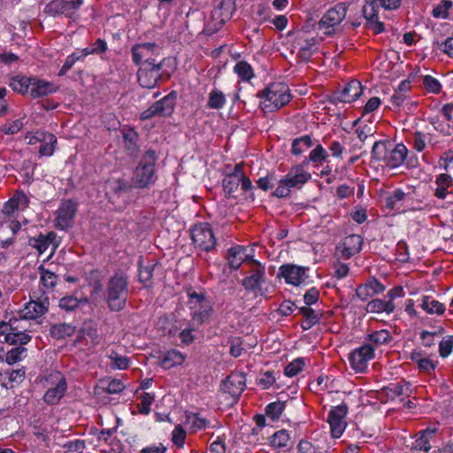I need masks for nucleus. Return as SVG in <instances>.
Here are the masks:
<instances>
[{"label":"nucleus","mask_w":453,"mask_h":453,"mask_svg":"<svg viewBox=\"0 0 453 453\" xmlns=\"http://www.w3.org/2000/svg\"><path fill=\"white\" fill-rule=\"evenodd\" d=\"M157 49L155 42L135 43L131 48L132 60L135 65L142 64L144 58H148L150 53H153Z\"/></svg>","instance_id":"nucleus-25"},{"label":"nucleus","mask_w":453,"mask_h":453,"mask_svg":"<svg viewBox=\"0 0 453 453\" xmlns=\"http://www.w3.org/2000/svg\"><path fill=\"white\" fill-rule=\"evenodd\" d=\"M190 236L193 243L201 250L210 252L217 245L212 228L207 222L194 225L190 229Z\"/></svg>","instance_id":"nucleus-8"},{"label":"nucleus","mask_w":453,"mask_h":453,"mask_svg":"<svg viewBox=\"0 0 453 453\" xmlns=\"http://www.w3.org/2000/svg\"><path fill=\"white\" fill-rule=\"evenodd\" d=\"M158 156L154 150H146L135 167L132 177V185L136 188H150L157 180L156 162Z\"/></svg>","instance_id":"nucleus-1"},{"label":"nucleus","mask_w":453,"mask_h":453,"mask_svg":"<svg viewBox=\"0 0 453 453\" xmlns=\"http://www.w3.org/2000/svg\"><path fill=\"white\" fill-rule=\"evenodd\" d=\"M452 7V2L449 0H441L434 9L432 14L436 19H447L449 10Z\"/></svg>","instance_id":"nucleus-54"},{"label":"nucleus","mask_w":453,"mask_h":453,"mask_svg":"<svg viewBox=\"0 0 453 453\" xmlns=\"http://www.w3.org/2000/svg\"><path fill=\"white\" fill-rule=\"evenodd\" d=\"M66 391V382L65 378H61L57 385L48 388L43 395V400L48 404H57L64 396Z\"/></svg>","instance_id":"nucleus-28"},{"label":"nucleus","mask_w":453,"mask_h":453,"mask_svg":"<svg viewBox=\"0 0 453 453\" xmlns=\"http://www.w3.org/2000/svg\"><path fill=\"white\" fill-rule=\"evenodd\" d=\"M31 340V336L27 334L19 332V333H9L5 336V342L9 344L16 345L18 343L21 345H25L29 342Z\"/></svg>","instance_id":"nucleus-56"},{"label":"nucleus","mask_w":453,"mask_h":453,"mask_svg":"<svg viewBox=\"0 0 453 453\" xmlns=\"http://www.w3.org/2000/svg\"><path fill=\"white\" fill-rule=\"evenodd\" d=\"M49 298L44 297L38 301L31 300L25 304L24 309L21 311V318L24 319H35L42 317L48 311Z\"/></svg>","instance_id":"nucleus-18"},{"label":"nucleus","mask_w":453,"mask_h":453,"mask_svg":"<svg viewBox=\"0 0 453 453\" xmlns=\"http://www.w3.org/2000/svg\"><path fill=\"white\" fill-rule=\"evenodd\" d=\"M246 388V374L242 372H232L221 383V389L238 400Z\"/></svg>","instance_id":"nucleus-15"},{"label":"nucleus","mask_w":453,"mask_h":453,"mask_svg":"<svg viewBox=\"0 0 453 453\" xmlns=\"http://www.w3.org/2000/svg\"><path fill=\"white\" fill-rule=\"evenodd\" d=\"M26 349L24 347H17L9 350L6 354L5 361L9 365L15 364L21 360L22 355L26 352Z\"/></svg>","instance_id":"nucleus-63"},{"label":"nucleus","mask_w":453,"mask_h":453,"mask_svg":"<svg viewBox=\"0 0 453 453\" xmlns=\"http://www.w3.org/2000/svg\"><path fill=\"white\" fill-rule=\"evenodd\" d=\"M423 86L426 89L427 92L433 94H439L441 89V85L440 81L432 77L431 75H426L423 78Z\"/></svg>","instance_id":"nucleus-59"},{"label":"nucleus","mask_w":453,"mask_h":453,"mask_svg":"<svg viewBox=\"0 0 453 453\" xmlns=\"http://www.w3.org/2000/svg\"><path fill=\"white\" fill-rule=\"evenodd\" d=\"M81 303H87V299H80L73 296H65L59 299L58 306L65 311H73L77 309Z\"/></svg>","instance_id":"nucleus-51"},{"label":"nucleus","mask_w":453,"mask_h":453,"mask_svg":"<svg viewBox=\"0 0 453 453\" xmlns=\"http://www.w3.org/2000/svg\"><path fill=\"white\" fill-rule=\"evenodd\" d=\"M363 88L361 83L353 80L349 82L342 90L338 91L335 95L336 99L343 103H351L357 100L362 94Z\"/></svg>","instance_id":"nucleus-22"},{"label":"nucleus","mask_w":453,"mask_h":453,"mask_svg":"<svg viewBox=\"0 0 453 453\" xmlns=\"http://www.w3.org/2000/svg\"><path fill=\"white\" fill-rule=\"evenodd\" d=\"M405 196L402 189H395L385 197V206L389 210H400Z\"/></svg>","instance_id":"nucleus-42"},{"label":"nucleus","mask_w":453,"mask_h":453,"mask_svg":"<svg viewBox=\"0 0 453 453\" xmlns=\"http://www.w3.org/2000/svg\"><path fill=\"white\" fill-rule=\"evenodd\" d=\"M157 267V263H148L146 265H143L142 258L139 259V281L144 288H150L153 287V273Z\"/></svg>","instance_id":"nucleus-29"},{"label":"nucleus","mask_w":453,"mask_h":453,"mask_svg":"<svg viewBox=\"0 0 453 453\" xmlns=\"http://www.w3.org/2000/svg\"><path fill=\"white\" fill-rule=\"evenodd\" d=\"M128 296V279L123 273L112 275L106 288V301L112 311H122L127 304Z\"/></svg>","instance_id":"nucleus-3"},{"label":"nucleus","mask_w":453,"mask_h":453,"mask_svg":"<svg viewBox=\"0 0 453 453\" xmlns=\"http://www.w3.org/2000/svg\"><path fill=\"white\" fill-rule=\"evenodd\" d=\"M31 82L32 77L14 76L11 78L9 86L13 89V91L25 95L30 91L29 88H31Z\"/></svg>","instance_id":"nucleus-37"},{"label":"nucleus","mask_w":453,"mask_h":453,"mask_svg":"<svg viewBox=\"0 0 453 453\" xmlns=\"http://www.w3.org/2000/svg\"><path fill=\"white\" fill-rule=\"evenodd\" d=\"M212 312V303L208 301L201 305H198V310L192 313V319L199 325H202L209 320Z\"/></svg>","instance_id":"nucleus-40"},{"label":"nucleus","mask_w":453,"mask_h":453,"mask_svg":"<svg viewBox=\"0 0 453 453\" xmlns=\"http://www.w3.org/2000/svg\"><path fill=\"white\" fill-rule=\"evenodd\" d=\"M64 453H83L85 449V441L76 439L69 441L63 445Z\"/></svg>","instance_id":"nucleus-58"},{"label":"nucleus","mask_w":453,"mask_h":453,"mask_svg":"<svg viewBox=\"0 0 453 453\" xmlns=\"http://www.w3.org/2000/svg\"><path fill=\"white\" fill-rule=\"evenodd\" d=\"M57 234L54 232H49L47 234H40L37 237H32L28 241V244L38 250L40 254L45 252L50 245L53 246L51 255L54 253L57 243L55 242Z\"/></svg>","instance_id":"nucleus-23"},{"label":"nucleus","mask_w":453,"mask_h":453,"mask_svg":"<svg viewBox=\"0 0 453 453\" xmlns=\"http://www.w3.org/2000/svg\"><path fill=\"white\" fill-rule=\"evenodd\" d=\"M395 310V304L394 302L383 300V299H373L370 301L366 305V311L372 313H382L388 314L393 313Z\"/></svg>","instance_id":"nucleus-32"},{"label":"nucleus","mask_w":453,"mask_h":453,"mask_svg":"<svg viewBox=\"0 0 453 453\" xmlns=\"http://www.w3.org/2000/svg\"><path fill=\"white\" fill-rule=\"evenodd\" d=\"M123 146L127 156L136 157L139 153V134L134 127H124L121 129Z\"/></svg>","instance_id":"nucleus-20"},{"label":"nucleus","mask_w":453,"mask_h":453,"mask_svg":"<svg viewBox=\"0 0 453 453\" xmlns=\"http://www.w3.org/2000/svg\"><path fill=\"white\" fill-rule=\"evenodd\" d=\"M111 359V367L113 369L126 370L129 367V358L115 351H111L109 356Z\"/></svg>","instance_id":"nucleus-53"},{"label":"nucleus","mask_w":453,"mask_h":453,"mask_svg":"<svg viewBox=\"0 0 453 453\" xmlns=\"http://www.w3.org/2000/svg\"><path fill=\"white\" fill-rule=\"evenodd\" d=\"M186 435L184 428L178 425L172 432V441L178 448H182L185 443Z\"/></svg>","instance_id":"nucleus-61"},{"label":"nucleus","mask_w":453,"mask_h":453,"mask_svg":"<svg viewBox=\"0 0 453 453\" xmlns=\"http://www.w3.org/2000/svg\"><path fill=\"white\" fill-rule=\"evenodd\" d=\"M226 104L224 93L218 88H213L208 97L207 107L209 109L219 110Z\"/></svg>","instance_id":"nucleus-47"},{"label":"nucleus","mask_w":453,"mask_h":453,"mask_svg":"<svg viewBox=\"0 0 453 453\" xmlns=\"http://www.w3.org/2000/svg\"><path fill=\"white\" fill-rule=\"evenodd\" d=\"M234 11V3L232 0H222L213 11L212 16L220 19L221 23L230 19Z\"/></svg>","instance_id":"nucleus-34"},{"label":"nucleus","mask_w":453,"mask_h":453,"mask_svg":"<svg viewBox=\"0 0 453 453\" xmlns=\"http://www.w3.org/2000/svg\"><path fill=\"white\" fill-rule=\"evenodd\" d=\"M408 155V149L403 143H397L393 149L389 148L385 164L390 168L400 166Z\"/></svg>","instance_id":"nucleus-24"},{"label":"nucleus","mask_w":453,"mask_h":453,"mask_svg":"<svg viewBox=\"0 0 453 453\" xmlns=\"http://www.w3.org/2000/svg\"><path fill=\"white\" fill-rule=\"evenodd\" d=\"M437 188L434 190V196L438 199H445L448 196V189L453 185V178L447 173H441L435 179Z\"/></svg>","instance_id":"nucleus-33"},{"label":"nucleus","mask_w":453,"mask_h":453,"mask_svg":"<svg viewBox=\"0 0 453 453\" xmlns=\"http://www.w3.org/2000/svg\"><path fill=\"white\" fill-rule=\"evenodd\" d=\"M356 4L350 3H339L334 7L326 11L321 19L318 23V29L324 30V34L326 35H332L336 31V27L347 17V12L349 14H353Z\"/></svg>","instance_id":"nucleus-5"},{"label":"nucleus","mask_w":453,"mask_h":453,"mask_svg":"<svg viewBox=\"0 0 453 453\" xmlns=\"http://www.w3.org/2000/svg\"><path fill=\"white\" fill-rule=\"evenodd\" d=\"M58 89V87L54 83L32 76L31 88L29 91L30 96L32 98L46 96L57 92Z\"/></svg>","instance_id":"nucleus-21"},{"label":"nucleus","mask_w":453,"mask_h":453,"mask_svg":"<svg viewBox=\"0 0 453 453\" xmlns=\"http://www.w3.org/2000/svg\"><path fill=\"white\" fill-rule=\"evenodd\" d=\"M100 388L107 394H119L125 388V385L120 380H101Z\"/></svg>","instance_id":"nucleus-48"},{"label":"nucleus","mask_w":453,"mask_h":453,"mask_svg":"<svg viewBox=\"0 0 453 453\" xmlns=\"http://www.w3.org/2000/svg\"><path fill=\"white\" fill-rule=\"evenodd\" d=\"M285 410V402L277 401L269 403L265 407V414L268 418L273 420H277L281 416L283 411Z\"/></svg>","instance_id":"nucleus-52"},{"label":"nucleus","mask_w":453,"mask_h":453,"mask_svg":"<svg viewBox=\"0 0 453 453\" xmlns=\"http://www.w3.org/2000/svg\"><path fill=\"white\" fill-rule=\"evenodd\" d=\"M392 340L393 337L389 331L385 329L375 331L372 334H369L366 337V341L369 342L368 343L372 344L374 348L383 344H388Z\"/></svg>","instance_id":"nucleus-39"},{"label":"nucleus","mask_w":453,"mask_h":453,"mask_svg":"<svg viewBox=\"0 0 453 453\" xmlns=\"http://www.w3.org/2000/svg\"><path fill=\"white\" fill-rule=\"evenodd\" d=\"M318 43L319 42L316 37H311L300 42L297 53V58L300 61L303 63L309 62L313 53L318 50Z\"/></svg>","instance_id":"nucleus-31"},{"label":"nucleus","mask_w":453,"mask_h":453,"mask_svg":"<svg viewBox=\"0 0 453 453\" xmlns=\"http://www.w3.org/2000/svg\"><path fill=\"white\" fill-rule=\"evenodd\" d=\"M328 158V154L326 150L323 148L321 144H318L309 154L308 157L304 158L303 163L301 164L303 166L307 165L309 163L312 162L314 164H322L326 161Z\"/></svg>","instance_id":"nucleus-41"},{"label":"nucleus","mask_w":453,"mask_h":453,"mask_svg":"<svg viewBox=\"0 0 453 453\" xmlns=\"http://www.w3.org/2000/svg\"><path fill=\"white\" fill-rule=\"evenodd\" d=\"M177 97V91H171L163 98L156 101L148 109L143 111L140 115V119L148 120L154 117H171L176 106Z\"/></svg>","instance_id":"nucleus-6"},{"label":"nucleus","mask_w":453,"mask_h":453,"mask_svg":"<svg viewBox=\"0 0 453 453\" xmlns=\"http://www.w3.org/2000/svg\"><path fill=\"white\" fill-rule=\"evenodd\" d=\"M75 332V326L68 323H58L51 326L50 335L55 339H64L72 336Z\"/></svg>","instance_id":"nucleus-36"},{"label":"nucleus","mask_w":453,"mask_h":453,"mask_svg":"<svg viewBox=\"0 0 453 453\" xmlns=\"http://www.w3.org/2000/svg\"><path fill=\"white\" fill-rule=\"evenodd\" d=\"M385 286L375 277H370L365 283L360 284L356 289L357 297L365 302L369 297L382 293Z\"/></svg>","instance_id":"nucleus-19"},{"label":"nucleus","mask_w":453,"mask_h":453,"mask_svg":"<svg viewBox=\"0 0 453 453\" xmlns=\"http://www.w3.org/2000/svg\"><path fill=\"white\" fill-rule=\"evenodd\" d=\"M348 405L345 403L332 408L329 411L327 422L330 425L331 434L334 438H340L343 434L347 422Z\"/></svg>","instance_id":"nucleus-13"},{"label":"nucleus","mask_w":453,"mask_h":453,"mask_svg":"<svg viewBox=\"0 0 453 453\" xmlns=\"http://www.w3.org/2000/svg\"><path fill=\"white\" fill-rule=\"evenodd\" d=\"M247 248L243 246H234L228 250L226 259L230 268L234 271L238 270L242 264L246 261L248 257Z\"/></svg>","instance_id":"nucleus-26"},{"label":"nucleus","mask_w":453,"mask_h":453,"mask_svg":"<svg viewBox=\"0 0 453 453\" xmlns=\"http://www.w3.org/2000/svg\"><path fill=\"white\" fill-rule=\"evenodd\" d=\"M34 138L42 142L39 149V153L42 157H50L53 155L55 151V144L57 143V137L54 134L50 133H41L37 134Z\"/></svg>","instance_id":"nucleus-30"},{"label":"nucleus","mask_w":453,"mask_h":453,"mask_svg":"<svg viewBox=\"0 0 453 453\" xmlns=\"http://www.w3.org/2000/svg\"><path fill=\"white\" fill-rule=\"evenodd\" d=\"M363 238L359 234H349L336 247L337 252L341 253V257L349 259L361 251Z\"/></svg>","instance_id":"nucleus-17"},{"label":"nucleus","mask_w":453,"mask_h":453,"mask_svg":"<svg viewBox=\"0 0 453 453\" xmlns=\"http://www.w3.org/2000/svg\"><path fill=\"white\" fill-rule=\"evenodd\" d=\"M391 147L390 142L388 141H377L373 143L372 148V159L375 161H384L387 158L388 152Z\"/></svg>","instance_id":"nucleus-38"},{"label":"nucleus","mask_w":453,"mask_h":453,"mask_svg":"<svg viewBox=\"0 0 453 453\" xmlns=\"http://www.w3.org/2000/svg\"><path fill=\"white\" fill-rule=\"evenodd\" d=\"M313 145L310 135H303L292 142L291 152L295 156H300Z\"/></svg>","instance_id":"nucleus-43"},{"label":"nucleus","mask_w":453,"mask_h":453,"mask_svg":"<svg viewBox=\"0 0 453 453\" xmlns=\"http://www.w3.org/2000/svg\"><path fill=\"white\" fill-rule=\"evenodd\" d=\"M185 360L181 352L176 349H171L165 353L160 360V365L164 369H170L175 365H180Z\"/></svg>","instance_id":"nucleus-35"},{"label":"nucleus","mask_w":453,"mask_h":453,"mask_svg":"<svg viewBox=\"0 0 453 453\" xmlns=\"http://www.w3.org/2000/svg\"><path fill=\"white\" fill-rule=\"evenodd\" d=\"M234 72L243 81H250L254 77V70L251 65L244 60L238 61L234 67Z\"/></svg>","instance_id":"nucleus-46"},{"label":"nucleus","mask_w":453,"mask_h":453,"mask_svg":"<svg viewBox=\"0 0 453 453\" xmlns=\"http://www.w3.org/2000/svg\"><path fill=\"white\" fill-rule=\"evenodd\" d=\"M271 445L275 449L287 448L290 443V436L286 429L275 432L270 438Z\"/></svg>","instance_id":"nucleus-45"},{"label":"nucleus","mask_w":453,"mask_h":453,"mask_svg":"<svg viewBox=\"0 0 453 453\" xmlns=\"http://www.w3.org/2000/svg\"><path fill=\"white\" fill-rule=\"evenodd\" d=\"M256 96L265 99L260 104V108L264 111L269 112L275 111L285 106L292 98L288 86L281 82L269 84L265 88L257 92Z\"/></svg>","instance_id":"nucleus-2"},{"label":"nucleus","mask_w":453,"mask_h":453,"mask_svg":"<svg viewBox=\"0 0 453 453\" xmlns=\"http://www.w3.org/2000/svg\"><path fill=\"white\" fill-rule=\"evenodd\" d=\"M78 203L73 199L65 200L58 207L57 213V227L61 230L68 229L73 226L77 212Z\"/></svg>","instance_id":"nucleus-16"},{"label":"nucleus","mask_w":453,"mask_h":453,"mask_svg":"<svg viewBox=\"0 0 453 453\" xmlns=\"http://www.w3.org/2000/svg\"><path fill=\"white\" fill-rule=\"evenodd\" d=\"M302 165H297L290 169L288 174L279 180V185L273 195L279 198L289 196L291 188H300L311 178V173L305 172Z\"/></svg>","instance_id":"nucleus-4"},{"label":"nucleus","mask_w":453,"mask_h":453,"mask_svg":"<svg viewBox=\"0 0 453 453\" xmlns=\"http://www.w3.org/2000/svg\"><path fill=\"white\" fill-rule=\"evenodd\" d=\"M356 4L353 14H349V22L353 27H358L361 25V19L366 21L378 18V10L380 7L378 0H364V4L350 3Z\"/></svg>","instance_id":"nucleus-9"},{"label":"nucleus","mask_w":453,"mask_h":453,"mask_svg":"<svg viewBox=\"0 0 453 453\" xmlns=\"http://www.w3.org/2000/svg\"><path fill=\"white\" fill-rule=\"evenodd\" d=\"M309 267L294 264H284L280 266L277 274L278 278H283L287 284L300 286L308 278Z\"/></svg>","instance_id":"nucleus-12"},{"label":"nucleus","mask_w":453,"mask_h":453,"mask_svg":"<svg viewBox=\"0 0 453 453\" xmlns=\"http://www.w3.org/2000/svg\"><path fill=\"white\" fill-rule=\"evenodd\" d=\"M38 270L41 274L40 282L43 285L44 288L48 289H53L57 285L58 275L50 270L44 268L43 265H40Z\"/></svg>","instance_id":"nucleus-49"},{"label":"nucleus","mask_w":453,"mask_h":453,"mask_svg":"<svg viewBox=\"0 0 453 453\" xmlns=\"http://www.w3.org/2000/svg\"><path fill=\"white\" fill-rule=\"evenodd\" d=\"M321 316V313L311 309V311L308 314H306L303 321L301 324L302 329L303 331L311 329L313 326L319 322Z\"/></svg>","instance_id":"nucleus-55"},{"label":"nucleus","mask_w":453,"mask_h":453,"mask_svg":"<svg viewBox=\"0 0 453 453\" xmlns=\"http://www.w3.org/2000/svg\"><path fill=\"white\" fill-rule=\"evenodd\" d=\"M421 308L429 314H442L445 311V305L431 296H423Z\"/></svg>","instance_id":"nucleus-44"},{"label":"nucleus","mask_w":453,"mask_h":453,"mask_svg":"<svg viewBox=\"0 0 453 453\" xmlns=\"http://www.w3.org/2000/svg\"><path fill=\"white\" fill-rule=\"evenodd\" d=\"M437 432V427H427L424 430L419 431L417 434V438L415 440L412 449L428 452L431 449L430 440L434 437Z\"/></svg>","instance_id":"nucleus-27"},{"label":"nucleus","mask_w":453,"mask_h":453,"mask_svg":"<svg viewBox=\"0 0 453 453\" xmlns=\"http://www.w3.org/2000/svg\"><path fill=\"white\" fill-rule=\"evenodd\" d=\"M304 366V359L303 358H296L289 363L284 370V373L288 377H294L297 375Z\"/></svg>","instance_id":"nucleus-57"},{"label":"nucleus","mask_w":453,"mask_h":453,"mask_svg":"<svg viewBox=\"0 0 453 453\" xmlns=\"http://www.w3.org/2000/svg\"><path fill=\"white\" fill-rule=\"evenodd\" d=\"M241 181V179H237L236 175L234 177L228 174L225 175L222 180V186L225 196L226 198L234 196L233 194L238 189Z\"/></svg>","instance_id":"nucleus-50"},{"label":"nucleus","mask_w":453,"mask_h":453,"mask_svg":"<svg viewBox=\"0 0 453 453\" xmlns=\"http://www.w3.org/2000/svg\"><path fill=\"white\" fill-rule=\"evenodd\" d=\"M419 372L431 375L438 365V361H434L429 357H424L417 365Z\"/></svg>","instance_id":"nucleus-60"},{"label":"nucleus","mask_w":453,"mask_h":453,"mask_svg":"<svg viewBox=\"0 0 453 453\" xmlns=\"http://www.w3.org/2000/svg\"><path fill=\"white\" fill-rule=\"evenodd\" d=\"M374 357V347L370 343H364L355 349L349 355V361L357 372H365L370 360Z\"/></svg>","instance_id":"nucleus-11"},{"label":"nucleus","mask_w":453,"mask_h":453,"mask_svg":"<svg viewBox=\"0 0 453 453\" xmlns=\"http://www.w3.org/2000/svg\"><path fill=\"white\" fill-rule=\"evenodd\" d=\"M250 275L242 280V285L247 291L261 290V286L265 282V267L258 260L251 259Z\"/></svg>","instance_id":"nucleus-14"},{"label":"nucleus","mask_w":453,"mask_h":453,"mask_svg":"<svg viewBox=\"0 0 453 453\" xmlns=\"http://www.w3.org/2000/svg\"><path fill=\"white\" fill-rule=\"evenodd\" d=\"M275 380L276 379L273 375V372L267 371L259 375V377L257 379V383L263 389H267L275 382Z\"/></svg>","instance_id":"nucleus-62"},{"label":"nucleus","mask_w":453,"mask_h":453,"mask_svg":"<svg viewBox=\"0 0 453 453\" xmlns=\"http://www.w3.org/2000/svg\"><path fill=\"white\" fill-rule=\"evenodd\" d=\"M83 3L84 0H51L45 5L44 12L52 17L65 15L68 19H73Z\"/></svg>","instance_id":"nucleus-10"},{"label":"nucleus","mask_w":453,"mask_h":453,"mask_svg":"<svg viewBox=\"0 0 453 453\" xmlns=\"http://www.w3.org/2000/svg\"><path fill=\"white\" fill-rule=\"evenodd\" d=\"M165 60L163 59L158 64H156L155 59L151 58L144 60L142 65L137 71V79L140 86L149 89L157 87L158 81L163 76L161 70Z\"/></svg>","instance_id":"nucleus-7"},{"label":"nucleus","mask_w":453,"mask_h":453,"mask_svg":"<svg viewBox=\"0 0 453 453\" xmlns=\"http://www.w3.org/2000/svg\"><path fill=\"white\" fill-rule=\"evenodd\" d=\"M453 349V336L449 335L440 342L439 353L441 357H447L450 355Z\"/></svg>","instance_id":"nucleus-64"}]
</instances>
